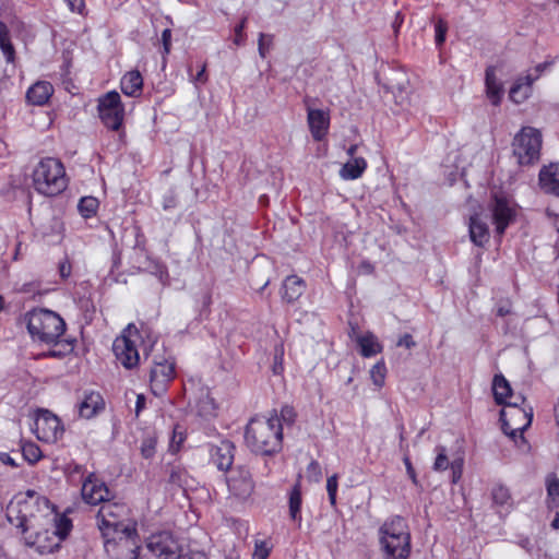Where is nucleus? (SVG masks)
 Wrapping results in <instances>:
<instances>
[{
    "instance_id": "63",
    "label": "nucleus",
    "mask_w": 559,
    "mask_h": 559,
    "mask_svg": "<svg viewBox=\"0 0 559 559\" xmlns=\"http://www.w3.org/2000/svg\"><path fill=\"white\" fill-rule=\"evenodd\" d=\"M513 402H519V407L525 402V397L523 395H519L514 399Z\"/></svg>"
},
{
    "instance_id": "28",
    "label": "nucleus",
    "mask_w": 559,
    "mask_h": 559,
    "mask_svg": "<svg viewBox=\"0 0 559 559\" xmlns=\"http://www.w3.org/2000/svg\"><path fill=\"white\" fill-rule=\"evenodd\" d=\"M485 81L488 98L490 99L492 105H499L502 95V86L496 78L493 67L487 68Z\"/></svg>"
},
{
    "instance_id": "18",
    "label": "nucleus",
    "mask_w": 559,
    "mask_h": 559,
    "mask_svg": "<svg viewBox=\"0 0 559 559\" xmlns=\"http://www.w3.org/2000/svg\"><path fill=\"white\" fill-rule=\"evenodd\" d=\"M307 121L312 138L321 141L328 133L330 126L329 111L322 109L307 108Z\"/></svg>"
},
{
    "instance_id": "23",
    "label": "nucleus",
    "mask_w": 559,
    "mask_h": 559,
    "mask_svg": "<svg viewBox=\"0 0 559 559\" xmlns=\"http://www.w3.org/2000/svg\"><path fill=\"white\" fill-rule=\"evenodd\" d=\"M306 289V283L296 275H289L284 280L282 287V298L284 301L292 304L299 299Z\"/></svg>"
},
{
    "instance_id": "39",
    "label": "nucleus",
    "mask_w": 559,
    "mask_h": 559,
    "mask_svg": "<svg viewBox=\"0 0 559 559\" xmlns=\"http://www.w3.org/2000/svg\"><path fill=\"white\" fill-rule=\"evenodd\" d=\"M337 486H338L337 475L334 474V475L330 476L326 480V490H328V495H329V500L332 506L336 504Z\"/></svg>"
},
{
    "instance_id": "4",
    "label": "nucleus",
    "mask_w": 559,
    "mask_h": 559,
    "mask_svg": "<svg viewBox=\"0 0 559 559\" xmlns=\"http://www.w3.org/2000/svg\"><path fill=\"white\" fill-rule=\"evenodd\" d=\"M25 318L32 338L40 343L57 344L66 331L63 319L48 309H34Z\"/></svg>"
},
{
    "instance_id": "46",
    "label": "nucleus",
    "mask_w": 559,
    "mask_h": 559,
    "mask_svg": "<svg viewBox=\"0 0 559 559\" xmlns=\"http://www.w3.org/2000/svg\"><path fill=\"white\" fill-rule=\"evenodd\" d=\"M396 346H404L411 349L416 346V342L413 340V336L411 334L406 333L399 338Z\"/></svg>"
},
{
    "instance_id": "3",
    "label": "nucleus",
    "mask_w": 559,
    "mask_h": 559,
    "mask_svg": "<svg viewBox=\"0 0 559 559\" xmlns=\"http://www.w3.org/2000/svg\"><path fill=\"white\" fill-rule=\"evenodd\" d=\"M380 545L384 559H407L411 554V534L406 521L394 516L385 521L380 530Z\"/></svg>"
},
{
    "instance_id": "36",
    "label": "nucleus",
    "mask_w": 559,
    "mask_h": 559,
    "mask_svg": "<svg viewBox=\"0 0 559 559\" xmlns=\"http://www.w3.org/2000/svg\"><path fill=\"white\" fill-rule=\"evenodd\" d=\"M157 440L154 436H148L143 439L141 444V454L145 459H151L154 456L156 451Z\"/></svg>"
},
{
    "instance_id": "24",
    "label": "nucleus",
    "mask_w": 559,
    "mask_h": 559,
    "mask_svg": "<svg viewBox=\"0 0 559 559\" xmlns=\"http://www.w3.org/2000/svg\"><path fill=\"white\" fill-rule=\"evenodd\" d=\"M535 82L533 73H528L524 78H519L510 88L509 97L515 104H521L528 98L532 92V85Z\"/></svg>"
},
{
    "instance_id": "30",
    "label": "nucleus",
    "mask_w": 559,
    "mask_h": 559,
    "mask_svg": "<svg viewBox=\"0 0 559 559\" xmlns=\"http://www.w3.org/2000/svg\"><path fill=\"white\" fill-rule=\"evenodd\" d=\"M357 343L364 357H371L382 352V345L372 333L357 337Z\"/></svg>"
},
{
    "instance_id": "49",
    "label": "nucleus",
    "mask_w": 559,
    "mask_h": 559,
    "mask_svg": "<svg viewBox=\"0 0 559 559\" xmlns=\"http://www.w3.org/2000/svg\"><path fill=\"white\" fill-rule=\"evenodd\" d=\"M66 2L71 11L82 13L84 9V0H66Z\"/></svg>"
},
{
    "instance_id": "55",
    "label": "nucleus",
    "mask_w": 559,
    "mask_h": 559,
    "mask_svg": "<svg viewBox=\"0 0 559 559\" xmlns=\"http://www.w3.org/2000/svg\"><path fill=\"white\" fill-rule=\"evenodd\" d=\"M402 23H403V15L400 12H397L395 15V19L392 23L395 34L399 32V28L401 27Z\"/></svg>"
},
{
    "instance_id": "44",
    "label": "nucleus",
    "mask_w": 559,
    "mask_h": 559,
    "mask_svg": "<svg viewBox=\"0 0 559 559\" xmlns=\"http://www.w3.org/2000/svg\"><path fill=\"white\" fill-rule=\"evenodd\" d=\"M270 554V548L264 542L255 543V549L252 559H266Z\"/></svg>"
},
{
    "instance_id": "51",
    "label": "nucleus",
    "mask_w": 559,
    "mask_h": 559,
    "mask_svg": "<svg viewBox=\"0 0 559 559\" xmlns=\"http://www.w3.org/2000/svg\"><path fill=\"white\" fill-rule=\"evenodd\" d=\"M157 276L163 285H167L169 281V274L165 266H160L157 271Z\"/></svg>"
},
{
    "instance_id": "56",
    "label": "nucleus",
    "mask_w": 559,
    "mask_h": 559,
    "mask_svg": "<svg viewBox=\"0 0 559 559\" xmlns=\"http://www.w3.org/2000/svg\"><path fill=\"white\" fill-rule=\"evenodd\" d=\"M205 70H206V64L204 63L201 68V70L197 73L195 75V81H200L202 83L206 82L207 81V76L205 74Z\"/></svg>"
},
{
    "instance_id": "42",
    "label": "nucleus",
    "mask_w": 559,
    "mask_h": 559,
    "mask_svg": "<svg viewBox=\"0 0 559 559\" xmlns=\"http://www.w3.org/2000/svg\"><path fill=\"white\" fill-rule=\"evenodd\" d=\"M296 412L292 406L285 405L281 409V418L280 423L283 421L288 426H292L295 423L296 419Z\"/></svg>"
},
{
    "instance_id": "53",
    "label": "nucleus",
    "mask_w": 559,
    "mask_h": 559,
    "mask_svg": "<svg viewBox=\"0 0 559 559\" xmlns=\"http://www.w3.org/2000/svg\"><path fill=\"white\" fill-rule=\"evenodd\" d=\"M59 271H60L61 277L67 278L71 273V265L68 264L67 262H63L60 264Z\"/></svg>"
},
{
    "instance_id": "45",
    "label": "nucleus",
    "mask_w": 559,
    "mask_h": 559,
    "mask_svg": "<svg viewBox=\"0 0 559 559\" xmlns=\"http://www.w3.org/2000/svg\"><path fill=\"white\" fill-rule=\"evenodd\" d=\"M307 473L314 481H319L322 476L320 464L317 461H311L307 467Z\"/></svg>"
},
{
    "instance_id": "48",
    "label": "nucleus",
    "mask_w": 559,
    "mask_h": 559,
    "mask_svg": "<svg viewBox=\"0 0 559 559\" xmlns=\"http://www.w3.org/2000/svg\"><path fill=\"white\" fill-rule=\"evenodd\" d=\"M246 22H247V17H243L241 20V22L239 23V25L236 26L235 28V32H236V37H235V44L236 45H241L242 44V40H243V36H242V31L245 28V25H246Z\"/></svg>"
},
{
    "instance_id": "31",
    "label": "nucleus",
    "mask_w": 559,
    "mask_h": 559,
    "mask_svg": "<svg viewBox=\"0 0 559 559\" xmlns=\"http://www.w3.org/2000/svg\"><path fill=\"white\" fill-rule=\"evenodd\" d=\"M0 48L8 62H14L15 49L10 40L9 28L5 23L0 21Z\"/></svg>"
},
{
    "instance_id": "9",
    "label": "nucleus",
    "mask_w": 559,
    "mask_h": 559,
    "mask_svg": "<svg viewBox=\"0 0 559 559\" xmlns=\"http://www.w3.org/2000/svg\"><path fill=\"white\" fill-rule=\"evenodd\" d=\"M141 335L134 324H129L112 344L116 359L126 368L133 369L140 362V355L136 347Z\"/></svg>"
},
{
    "instance_id": "12",
    "label": "nucleus",
    "mask_w": 559,
    "mask_h": 559,
    "mask_svg": "<svg viewBox=\"0 0 559 559\" xmlns=\"http://www.w3.org/2000/svg\"><path fill=\"white\" fill-rule=\"evenodd\" d=\"M147 548L160 559H179L181 547L170 532H159L150 536Z\"/></svg>"
},
{
    "instance_id": "14",
    "label": "nucleus",
    "mask_w": 559,
    "mask_h": 559,
    "mask_svg": "<svg viewBox=\"0 0 559 559\" xmlns=\"http://www.w3.org/2000/svg\"><path fill=\"white\" fill-rule=\"evenodd\" d=\"M35 433L41 441L53 443L63 433L60 419L49 411H39L35 419Z\"/></svg>"
},
{
    "instance_id": "26",
    "label": "nucleus",
    "mask_w": 559,
    "mask_h": 559,
    "mask_svg": "<svg viewBox=\"0 0 559 559\" xmlns=\"http://www.w3.org/2000/svg\"><path fill=\"white\" fill-rule=\"evenodd\" d=\"M469 237L478 247L484 246L489 240V229L486 223L481 222L478 215L469 218Z\"/></svg>"
},
{
    "instance_id": "37",
    "label": "nucleus",
    "mask_w": 559,
    "mask_h": 559,
    "mask_svg": "<svg viewBox=\"0 0 559 559\" xmlns=\"http://www.w3.org/2000/svg\"><path fill=\"white\" fill-rule=\"evenodd\" d=\"M492 500L495 503L504 506L510 500V493L508 488L503 486H497L492 489Z\"/></svg>"
},
{
    "instance_id": "43",
    "label": "nucleus",
    "mask_w": 559,
    "mask_h": 559,
    "mask_svg": "<svg viewBox=\"0 0 559 559\" xmlns=\"http://www.w3.org/2000/svg\"><path fill=\"white\" fill-rule=\"evenodd\" d=\"M547 491L550 497H559V479L555 475L547 478Z\"/></svg>"
},
{
    "instance_id": "52",
    "label": "nucleus",
    "mask_w": 559,
    "mask_h": 559,
    "mask_svg": "<svg viewBox=\"0 0 559 559\" xmlns=\"http://www.w3.org/2000/svg\"><path fill=\"white\" fill-rule=\"evenodd\" d=\"M404 463L406 465L407 474L409 475L411 479L414 484H417L416 473L414 467L412 466V463L408 457L404 459Z\"/></svg>"
},
{
    "instance_id": "27",
    "label": "nucleus",
    "mask_w": 559,
    "mask_h": 559,
    "mask_svg": "<svg viewBox=\"0 0 559 559\" xmlns=\"http://www.w3.org/2000/svg\"><path fill=\"white\" fill-rule=\"evenodd\" d=\"M493 397L498 405H507V397H511L510 383L502 374H496L492 381Z\"/></svg>"
},
{
    "instance_id": "61",
    "label": "nucleus",
    "mask_w": 559,
    "mask_h": 559,
    "mask_svg": "<svg viewBox=\"0 0 559 559\" xmlns=\"http://www.w3.org/2000/svg\"><path fill=\"white\" fill-rule=\"evenodd\" d=\"M356 151H357V145H355V144H354V145H350V146L348 147V150H347V154H348V155H350V156L353 157V156L355 155Z\"/></svg>"
},
{
    "instance_id": "17",
    "label": "nucleus",
    "mask_w": 559,
    "mask_h": 559,
    "mask_svg": "<svg viewBox=\"0 0 559 559\" xmlns=\"http://www.w3.org/2000/svg\"><path fill=\"white\" fill-rule=\"evenodd\" d=\"M492 217L498 234H503L509 223L513 219L514 210L506 197L495 195L491 204Z\"/></svg>"
},
{
    "instance_id": "29",
    "label": "nucleus",
    "mask_w": 559,
    "mask_h": 559,
    "mask_svg": "<svg viewBox=\"0 0 559 559\" xmlns=\"http://www.w3.org/2000/svg\"><path fill=\"white\" fill-rule=\"evenodd\" d=\"M367 167V163L362 157H354L343 165L340 176L345 180H354L359 178Z\"/></svg>"
},
{
    "instance_id": "15",
    "label": "nucleus",
    "mask_w": 559,
    "mask_h": 559,
    "mask_svg": "<svg viewBox=\"0 0 559 559\" xmlns=\"http://www.w3.org/2000/svg\"><path fill=\"white\" fill-rule=\"evenodd\" d=\"M81 493L83 500L92 506L103 504L109 498H115L106 484L94 474L88 475L83 481Z\"/></svg>"
},
{
    "instance_id": "16",
    "label": "nucleus",
    "mask_w": 559,
    "mask_h": 559,
    "mask_svg": "<svg viewBox=\"0 0 559 559\" xmlns=\"http://www.w3.org/2000/svg\"><path fill=\"white\" fill-rule=\"evenodd\" d=\"M227 485L229 491L239 499H247L254 489L251 473L245 466H238L231 472Z\"/></svg>"
},
{
    "instance_id": "47",
    "label": "nucleus",
    "mask_w": 559,
    "mask_h": 559,
    "mask_svg": "<svg viewBox=\"0 0 559 559\" xmlns=\"http://www.w3.org/2000/svg\"><path fill=\"white\" fill-rule=\"evenodd\" d=\"M162 41L164 46V52L167 55L170 51L171 31L166 28L162 33Z\"/></svg>"
},
{
    "instance_id": "8",
    "label": "nucleus",
    "mask_w": 559,
    "mask_h": 559,
    "mask_svg": "<svg viewBox=\"0 0 559 559\" xmlns=\"http://www.w3.org/2000/svg\"><path fill=\"white\" fill-rule=\"evenodd\" d=\"M129 516V508L115 498H109L97 512V526L104 538H107L110 533H123L122 528H131L124 522Z\"/></svg>"
},
{
    "instance_id": "13",
    "label": "nucleus",
    "mask_w": 559,
    "mask_h": 559,
    "mask_svg": "<svg viewBox=\"0 0 559 559\" xmlns=\"http://www.w3.org/2000/svg\"><path fill=\"white\" fill-rule=\"evenodd\" d=\"M175 377V362L160 356H154L150 373L151 389L155 395L162 394L168 382Z\"/></svg>"
},
{
    "instance_id": "41",
    "label": "nucleus",
    "mask_w": 559,
    "mask_h": 559,
    "mask_svg": "<svg viewBox=\"0 0 559 559\" xmlns=\"http://www.w3.org/2000/svg\"><path fill=\"white\" fill-rule=\"evenodd\" d=\"M448 32V24L443 19H438L436 23V44L441 46L445 40V35Z\"/></svg>"
},
{
    "instance_id": "60",
    "label": "nucleus",
    "mask_w": 559,
    "mask_h": 559,
    "mask_svg": "<svg viewBox=\"0 0 559 559\" xmlns=\"http://www.w3.org/2000/svg\"><path fill=\"white\" fill-rule=\"evenodd\" d=\"M551 526L554 528H559V513L556 514L555 519L551 522Z\"/></svg>"
},
{
    "instance_id": "7",
    "label": "nucleus",
    "mask_w": 559,
    "mask_h": 559,
    "mask_svg": "<svg viewBox=\"0 0 559 559\" xmlns=\"http://www.w3.org/2000/svg\"><path fill=\"white\" fill-rule=\"evenodd\" d=\"M542 133L533 127H523L512 141V152L518 164L528 166L537 163L540 157Z\"/></svg>"
},
{
    "instance_id": "59",
    "label": "nucleus",
    "mask_w": 559,
    "mask_h": 559,
    "mask_svg": "<svg viewBox=\"0 0 559 559\" xmlns=\"http://www.w3.org/2000/svg\"><path fill=\"white\" fill-rule=\"evenodd\" d=\"M1 461H2L3 463H5V464H10V465H12V466H15L14 461H13V460L8 455V454H3V455L1 456Z\"/></svg>"
},
{
    "instance_id": "35",
    "label": "nucleus",
    "mask_w": 559,
    "mask_h": 559,
    "mask_svg": "<svg viewBox=\"0 0 559 559\" xmlns=\"http://www.w3.org/2000/svg\"><path fill=\"white\" fill-rule=\"evenodd\" d=\"M23 456L29 463H36L41 456L40 449L33 442L26 443L22 448Z\"/></svg>"
},
{
    "instance_id": "19",
    "label": "nucleus",
    "mask_w": 559,
    "mask_h": 559,
    "mask_svg": "<svg viewBox=\"0 0 559 559\" xmlns=\"http://www.w3.org/2000/svg\"><path fill=\"white\" fill-rule=\"evenodd\" d=\"M235 445L228 440H222L211 448V461L221 471H227L234 462Z\"/></svg>"
},
{
    "instance_id": "1",
    "label": "nucleus",
    "mask_w": 559,
    "mask_h": 559,
    "mask_svg": "<svg viewBox=\"0 0 559 559\" xmlns=\"http://www.w3.org/2000/svg\"><path fill=\"white\" fill-rule=\"evenodd\" d=\"M7 520L23 536L28 546H36L40 552L51 551L53 547L41 544V537L48 534L64 539L72 528V522L66 515L53 513L49 500L28 490L16 495L7 506Z\"/></svg>"
},
{
    "instance_id": "54",
    "label": "nucleus",
    "mask_w": 559,
    "mask_h": 559,
    "mask_svg": "<svg viewBox=\"0 0 559 559\" xmlns=\"http://www.w3.org/2000/svg\"><path fill=\"white\" fill-rule=\"evenodd\" d=\"M145 406V396L143 394H139L136 396V405H135V413L139 415V413L144 408Z\"/></svg>"
},
{
    "instance_id": "21",
    "label": "nucleus",
    "mask_w": 559,
    "mask_h": 559,
    "mask_svg": "<svg viewBox=\"0 0 559 559\" xmlns=\"http://www.w3.org/2000/svg\"><path fill=\"white\" fill-rule=\"evenodd\" d=\"M539 185L546 193L559 197V167L550 164L544 167L539 173Z\"/></svg>"
},
{
    "instance_id": "22",
    "label": "nucleus",
    "mask_w": 559,
    "mask_h": 559,
    "mask_svg": "<svg viewBox=\"0 0 559 559\" xmlns=\"http://www.w3.org/2000/svg\"><path fill=\"white\" fill-rule=\"evenodd\" d=\"M53 93V87L49 82L39 81L33 84L26 92V99L35 106L45 105Z\"/></svg>"
},
{
    "instance_id": "62",
    "label": "nucleus",
    "mask_w": 559,
    "mask_h": 559,
    "mask_svg": "<svg viewBox=\"0 0 559 559\" xmlns=\"http://www.w3.org/2000/svg\"><path fill=\"white\" fill-rule=\"evenodd\" d=\"M462 474V469H455V474L453 473V483H456L460 479Z\"/></svg>"
},
{
    "instance_id": "11",
    "label": "nucleus",
    "mask_w": 559,
    "mask_h": 559,
    "mask_svg": "<svg viewBox=\"0 0 559 559\" xmlns=\"http://www.w3.org/2000/svg\"><path fill=\"white\" fill-rule=\"evenodd\" d=\"M98 111L102 121L108 129L116 131L121 127L123 107L117 92H109L99 99Z\"/></svg>"
},
{
    "instance_id": "38",
    "label": "nucleus",
    "mask_w": 559,
    "mask_h": 559,
    "mask_svg": "<svg viewBox=\"0 0 559 559\" xmlns=\"http://www.w3.org/2000/svg\"><path fill=\"white\" fill-rule=\"evenodd\" d=\"M272 44H273V36L272 35H266L264 33H261L259 35V41H258L259 55L262 58L266 57V52L271 48Z\"/></svg>"
},
{
    "instance_id": "50",
    "label": "nucleus",
    "mask_w": 559,
    "mask_h": 559,
    "mask_svg": "<svg viewBox=\"0 0 559 559\" xmlns=\"http://www.w3.org/2000/svg\"><path fill=\"white\" fill-rule=\"evenodd\" d=\"M551 66V62H542V63H538L535 68H534V74H533V78H535V81L540 76V74Z\"/></svg>"
},
{
    "instance_id": "58",
    "label": "nucleus",
    "mask_w": 559,
    "mask_h": 559,
    "mask_svg": "<svg viewBox=\"0 0 559 559\" xmlns=\"http://www.w3.org/2000/svg\"><path fill=\"white\" fill-rule=\"evenodd\" d=\"M463 462L462 460H456L451 463V467L453 473L455 474V469H462Z\"/></svg>"
},
{
    "instance_id": "32",
    "label": "nucleus",
    "mask_w": 559,
    "mask_h": 559,
    "mask_svg": "<svg viewBox=\"0 0 559 559\" xmlns=\"http://www.w3.org/2000/svg\"><path fill=\"white\" fill-rule=\"evenodd\" d=\"M301 492L299 485H295L289 496V514L293 520L300 519Z\"/></svg>"
},
{
    "instance_id": "2",
    "label": "nucleus",
    "mask_w": 559,
    "mask_h": 559,
    "mask_svg": "<svg viewBox=\"0 0 559 559\" xmlns=\"http://www.w3.org/2000/svg\"><path fill=\"white\" fill-rule=\"evenodd\" d=\"M282 424L278 417L253 418L246 428V443L255 453L270 455L282 448Z\"/></svg>"
},
{
    "instance_id": "33",
    "label": "nucleus",
    "mask_w": 559,
    "mask_h": 559,
    "mask_svg": "<svg viewBox=\"0 0 559 559\" xmlns=\"http://www.w3.org/2000/svg\"><path fill=\"white\" fill-rule=\"evenodd\" d=\"M78 207L84 217H91L98 209V200L94 197H84L80 200Z\"/></svg>"
},
{
    "instance_id": "64",
    "label": "nucleus",
    "mask_w": 559,
    "mask_h": 559,
    "mask_svg": "<svg viewBox=\"0 0 559 559\" xmlns=\"http://www.w3.org/2000/svg\"><path fill=\"white\" fill-rule=\"evenodd\" d=\"M60 355H61L60 352H56V350H50L48 353V356H50V357H59Z\"/></svg>"
},
{
    "instance_id": "57",
    "label": "nucleus",
    "mask_w": 559,
    "mask_h": 559,
    "mask_svg": "<svg viewBox=\"0 0 559 559\" xmlns=\"http://www.w3.org/2000/svg\"><path fill=\"white\" fill-rule=\"evenodd\" d=\"M511 313V308L509 305H501L497 309V314L499 317H504L507 314Z\"/></svg>"
},
{
    "instance_id": "5",
    "label": "nucleus",
    "mask_w": 559,
    "mask_h": 559,
    "mask_svg": "<svg viewBox=\"0 0 559 559\" xmlns=\"http://www.w3.org/2000/svg\"><path fill=\"white\" fill-rule=\"evenodd\" d=\"M35 189L48 197L61 193L68 185L62 163L56 158H44L33 173Z\"/></svg>"
},
{
    "instance_id": "6",
    "label": "nucleus",
    "mask_w": 559,
    "mask_h": 559,
    "mask_svg": "<svg viewBox=\"0 0 559 559\" xmlns=\"http://www.w3.org/2000/svg\"><path fill=\"white\" fill-rule=\"evenodd\" d=\"M533 418L532 408L519 407V402H509L500 412V419L502 423L503 432L512 438L518 443L516 438L520 439L519 448L524 450L526 448V440L523 432L531 426Z\"/></svg>"
},
{
    "instance_id": "10",
    "label": "nucleus",
    "mask_w": 559,
    "mask_h": 559,
    "mask_svg": "<svg viewBox=\"0 0 559 559\" xmlns=\"http://www.w3.org/2000/svg\"><path fill=\"white\" fill-rule=\"evenodd\" d=\"M123 533L105 538V549L112 559H138L139 545L135 528H122Z\"/></svg>"
},
{
    "instance_id": "20",
    "label": "nucleus",
    "mask_w": 559,
    "mask_h": 559,
    "mask_svg": "<svg viewBox=\"0 0 559 559\" xmlns=\"http://www.w3.org/2000/svg\"><path fill=\"white\" fill-rule=\"evenodd\" d=\"M105 407V402L100 393L95 391L84 392L78 403L81 417L90 419L96 416Z\"/></svg>"
},
{
    "instance_id": "40",
    "label": "nucleus",
    "mask_w": 559,
    "mask_h": 559,
    "mask_svg": "<svg viewBox=\"0 0 559 559\" xmlns=\"http://www.w3.org/2000/svg\"><path fill=\"white\" fill-rule=\"evenodd\" d=\"M437 450L438 455L433 464V469L438 472L445 471L449 467V460L445 454V449L443 447H439Z\"/></svg>"
},
{
    "instance_id": "34",
    "label": "nucleus",
    "mask_w": 559,
    "mask_h": 559,
    "mask_svg": "<svg viewBox=\"0 0 559 559\" xmlns=\"http://www.w3.org/2000/svg\"><path fill=\"white\" fill-rule=\"evenodd\" d=\"M386 368L383 361H378L370 370V377L374 385L381 388L384 384Z\"/></svg>"
},
{
    "instance_id": "25",
    "label": "nucleus",
    "mask_w": 559,
    "mask_h": 559,
    "mask_svg": "<svg viewBox=\"0 0 559 559\" xmlns=\"http://www.w3.org/2000/svg\"><path fill=\"white\" fill-rule=\"evenodd\" d=\"M143 79L139 71L133 70L123 75L121 79V91L127 96L135 97L142 92Z\"/></svg>"
}]
</instances>
